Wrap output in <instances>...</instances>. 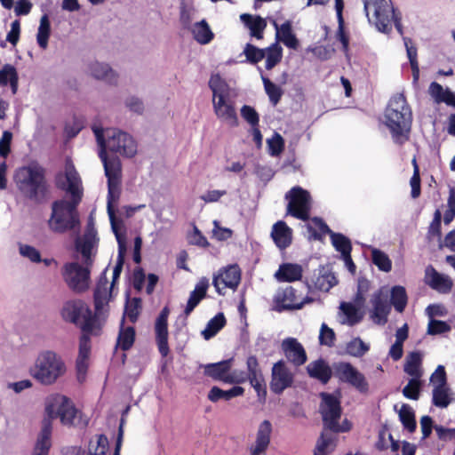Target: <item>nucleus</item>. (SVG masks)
Masks as SVG:
<instances>
[{"label": "nucleus", "instance_id": "obj_1", "mask_svg": "<svg viewBox=\"0 0 455 455\" xmlns=\"http://www.w3.org/2000/svg\"><path fill=\"white\" fill-rule=\"evenodd\" d=\"M54 184L58 189L69 195V199L60 198L52 203L47 223L52 232L64 234L79 227L78 206L84 196L82 179L71 158L65 160L64 171L55 173Z\"/></svg>", "mask_w": 455, "mask_h": 455}, {"label": "nucleus", "instance_id": "obj_2", "mask_svg": "<svg viewBox=\"0 0 455 455\" xmlns=\"http://www.w3.org/2000/svg\"><path fill=\"white\" fill-rule=\"evenodd\" d=\"M14 180L21 196L36 204L46 201L49 186L45 178V169L33 162L16 171Z\"/></svg>", "mask_w": 455, "mask_h": 455}, {"label": "nucleus", "instance_id": "obj_3", "mask_svg": "<svg viewBox=\"0 0 455 455\" xmlns=\"http://www.w3.org/2000/svg\"><path fill=\"white\" fill-rule=\"evenodd\" d=\"M385 124L395 143L402 145L409 139L412 113L403 94L394 95L385 110Z\"/></svg>", "mask_w": 455, "mask_h": 455}, {"label": "nucleus", "instance_id": "obj_4", "mask_svg": "<svg viewBox=\"0 0 455 455\" xmlns=\"http://www.w3.org/2000/svg\"><path fill=\"white\" fill-rule=\"evenodd\" d=\"M363 9L368 21L381 33L388 34L393 23L400 34L403 27L400 17L395 13L392 3L388 0H363Z\"/></svg>", "mask_w": 455, "mask_h": 455}, {"label": "nucleus", "instance_id": "obj_5", "mask_svg": "<svg viewBox=\"0 0 455 455\" xmlns=\"http://www.w3.org/2000/svg\"><path fill=\"white\" fill-rule=\"evenodd\" d=\"M60 315L67 322L78 326L81 331L102 330L104 319H99L95 312L82 299H75L64 302Z\"/></svg>", "mask_w": 455, "mask_h": 455}, {"label": "nucleus", "instance_id": "obj_6", "mask_svg": "<svg viewBox=\"0 0 455 455\" xmlns=\"http://www.w3.org/2000/svg\"><path fill=\"white\" fill-rule=\"evenodd\" d=\"M66 371L61 357L53 351L42 352L31 369L32 376L44 385L54 383Z\"/></svg>", "mask_w": 455, "mask_h": 455}, {"label": "nucleus", "instance_id": "obj_7", "mask_svg": "<svg viewBox=\"0 0 455 455\" xmlns=\"http://www.w3.org/2000/svg\"><path fill=\"white\" fill-rule=\"evenodd\" d=\"M432 389V403L437 408H447L455 402V394L447 382L443 365H438L429 379Z\"/></svg>", "mask_w": 455, "mask_h": 455}, {"label": "nucleus", "instance_id": "obj_8", "mask_svg": "<svg viewBox=\"0 0 455 455\" xmlns=\"http://www.w3.org/2000/svg\"><path fill=\"white\" fill-rule=\"evenodd\" d=\"M91 266H82L77 262H67L63 265L61 275L68 287L77 293L89 288Z\"/></svg>", "mask_w": 455, "mask_h": 455}, {"label": "nucleus", "instance_id": "obj_9", "mask_svg": "<svg viewBox=\"0 0 455 455\" xmlns=\"http://www.w3.org/2000/svg\"><path fill=\"white\" fill-rule=\"evenodd\" d=\"M106 151L119 154L125 157H132L137 153V144L133 138L118 129H107Z\"/></svg>", "mask_w": 455, "mask_h": 455}, {"label": "nucleus", "instance_id": "obj_10", "mask_svg": "<svg viewBox=\"0 0 455 455\" xmlns=\"http://www.w3.org/2000/svg\"><path fill=\"white\" fill-rule=\"evenodd\" d=\"M286 199L289 200L286 207V214L307 220L309 218L311 208V197L309 193L300 187H293L289 194H286Z\"/></svg>", "mask_w": 455, "mask_h": 455}, {"label": "nucleus", "instance_id": "obj_11", "mask_svg": "<svg viewBox=\"0 0 455 455\" xmlns=\"http://www.w3.org/2000/svg\"><path fill=\"white\" fill-rule=\"evenodd\" d=\"M97 143L99 145V157L100 158L108 183L121 181V164L117 157L108 158L106 152V139L103 129L92 127Z\"/></svg>", "mask_w": 455, "mask_h": 455}, {"label": "nucleus", "instance_id": "obj_12", "mask_svg": "<svg viewBox=\"0 0 455 455\" xmlns=\"http://www.w3.org/2000/svg\"><path fill=\"white\" fill-rule=\"evenodd\" d=\"M371 309L369 310L370 319L378 325H384L387 322V316L391 310V304L388 300V292L385 288L376 291L370 299Z\"/></svg>", "mask_w": 455, "mask_h": 455}, {"label": "nucleus", "instance_id": "obj_13", "mask_svg": "<svg viewBox=\"0 0 455 455\" xmlns=\"http://www.w3.org/2000/svg\"><path fill=\"white\" fill-rule=\"evenodd\" d=\"M55 405L58 406L56 413L54 412L53 404H48L46 406V411L49 414L50 419L60 417L63 425L75 426L78 424L76 420L79 411L68 397L64 395L57 396L55 398Z\"/></svg>", "mask_w": 455, "mask_h": 455}, {"label": "nucleus", "instance_id": "obj_14", "mask_svg": "<svg viewBox=\"0 0 455 455\" xmlns=\"http://www.w3.org/2000/svg\"><path fill=\"white\" fill-rule=\"evenodd\" d=\"M233 358H230L218 363H207L204 365V375L214 380H220L229 384L241 383L243 380V377H236L235 372L229 374Z\"/></svg>", "mask_w": 455, "mask_h": 455}, {"label": "nucleus", "instance_id": "obj_15", "mask_svg": "<svg viewBox=\"0 0 455 455\" xmlns=\"http://www.w3.org/2000/svg\"><path fill=\"white\" fill-rule=\"evenodd\" d=\"M322 403L320 412L326 428L333 427V423L340 419L341 407L337 396L331 394L321 393Z\"/></svg>", "mask_w": 455, "mask_h": 455}, {"label": "nucleus", "instance_id": "obj_16", "mask_svg": "<svg viewBox=\"0 0 455 455\" xmlns=\"http://www.w3.org/2000/svg\"><path fill=\"white\" fill-rule=\"evenodd\" d=\"M337 377L343 382H347L360 392L368 390V383L364 376L349 363H339L335 366Z\"/></svg>", "mask_w": 455, "mask_h": 455}, {"label": "nucleus", "instance_id": "obj_17", "mask_svg": "<svg viewBox=\"0 0 455 455\" xmlns=\"http://www.w3.org/2000/svg\"><path fill=\"white\" fill-rule=\"evenodd\" d=\"M170 308L165 306L160 311L155 323L156 341L158 351L163 357L168 355L170 352L168 344V316Z\"/></svg>", "mask_w": 455, "mask_h": 455}, {"label": "nucleus", "instance_id": "obj_18", "mask_svg": "<svg viewBox=\"0 0 455 455\" xmlns=\"http://www.w3.org/2000/svg\"><path fill=\"white\" fill-rule=\"evenodd\" d=\"M241 281V270L237 265H230L223 272L213 276L212 284L220 295L224 288L236 289Z\"/></svg>", "mask_w": 455, "mask_h": 455}, {"label": "nucleus", "instance_id": "obj_19", "mask_svg": "<svg viewBox=\"0 0 455 455\" xmlns=\"http://www.w3.org/2000/svg\"><path fill=\"white\" fill-rule=\"evenodd\" d=\"M272 424L269 420H263L258 427L256 439L249 447V455H267V450L270 444Z\"/></svg>", "mask_w": 455, "mask_h": 455}, {"label": "nucleus", "instance_id": "obj_20", "mask_svg": "<svg viewBox=\"0 0 455 455\" xmlns=\"http://www.w3.org/2000/svg\"><path fill=\"white\" fill-rule=\"evenodd\" d=\"M425 282L432 289L442 293H448L453 284L448 275L438 273L432 266L426 268Z\"/></svg>", "mask_w": 455, "mask_h": 455}, {"label": "nucleus", "instance_id": "obj_21", "mask_svg": "<svg viewBox=\"0 0 455 455\" xmlns=\"http://www.w3.org/2000/svg\"><path fill=\"white\" fill-rule=\"evenodd\" d=\"M309 286L306 283L301 285V290L293 286L286 287V310H298L303 307L305 304L313 301L311 298L304 293L307 292Z\"/></svg>", "mask_w": 455, "mask_h": 455}, {"label": "nucleus", "instance_id": "obj_22", "mask_svg": "<svg viewBox=\"0 0 455 455\" xmlns=\"http://www.w3.org/2000/svg\"><path fill=\"white\" fill-rule=\"evenodd\" d=\"M212 106L219 119L228 123L232 127L238 125L237 114L234 103L229 99H226L222 102L213 100Z\"/></svg>", "mask_w": 455, "mask_h": 455}, {"label": "nucleus", "instance_id": "obj_23", "mask_svg": "<svg viewBox=\"0 0 455 455\" xmlns=\"http://www.w3.org/2000/svg\"><path fill=\"white\" fill-rule=\"evenodd\" d=\"M361 308L351 302H341L339 305V321L341 324L353 326L363 319Z\"/></svg>", "mask_w": 455, "mask_h": 455}, {"label": "nucleus", "instance_id": "obj_24", "mask_svg": "<svg viewBox=\"0 0 455 455\" xmlns=\"http://www.w3.org/2000/svg\"><path fill=\"white\" fill-rule=\"evenodd\" d=\"M286 359L296 366L307 362V354L303 346L294 338H286Z\"/></svg>", "mask_w": 455, "mask_h": 455}, {"label": "nucleus", "instance_id": "obj_25", "mask_svg": "<svg viewBox=\"0 0 455 455\" xmlns=\"http://www.w3.org/2000/svg\"><path fill=\"white\" fill-rule=\"evenodd\" d=\"M311 283L316 290L328 291L337 283V280L334 275L327 268L319 267L315 271Z\"/></svg>", "mask_w": 455, "mask_h": 455}, {"label": "nucleus", "instance_id": "obj_26", "mask_svg": "<svg viewBox=\"0 0 455 455\" xmlns=\"http://www.w3.org/2000/svg\"><path fill=\"white\" fill-rule=\"evenodd\" d=\"M52 427L51 419H44V420L42 421V428L35 445V452L48 455L50 448L52 446Z\"/></svg>", "mask_w": 455, "mask_h": 455}, {"label": "nucleus", "instance_id": "obj_27", "mask_svg": "<svg viewBox=\"0 0 455 455\" xmlns=\"http://www.w3.org/2000/svg\"><path fill=\"white\" fill-rule=\"evenodd\" d=\"M208 85L212 92V101H220L229 99L230 87L220 74L211 76Z\"/></svg>", "mask_w": 455, "mask_h": 455}, {"label": "nucleus", "instance_id": "obj_28", "mask_svg": "<svg viewBox=\"0 0 455 455\" xmlns=\"http://www.w3.org/2000/svg\"><path fill=\"white\" fill-rule=\"evenodd\" d=\"M99 238L91 237V235H84L82 237H77L75 240V247L77 251L82 254L84 265L92 266V251L97 245Z\"/></svg>", "mask_w": 455, "mask_h": 455}, {"label": "nucleus", "instance_id": "obj_29", "mask_svg": "<svg viewBox=\"0 0 455 455\" xmlns=\"http://www.w3.org/2000/svg\"><path fill=\"white\" fill-rule=\"evenodd\" d=\"M241 21L250 30V35L257 39L263 38V31L267 27L266 20L260 16H253L249 13H243L240 16Z\"/></svg>", "mask_w": 455, "mask_h": 455}, {"label": "nucleus", "instance_id": "obj_30", "mask_svg": "<svg viewBox=\"0 0 455 455\" xmlns=\"http://www.w3.org/2000/svg\"><path fill=\"white\" fill-rule=\"evenodd\" d=\"M89 70L91 75L98 80H103L110 84L117 82L116 74L108 64L94 61L91 63Z\"/></svg>", "mask_w": 455, "mask_h": 455}, {"label": "nucleus", "instance_id": "obj_31", "mask_svg": "<svg viewBox=\"0 0 455 455\" xmlns=\"http://www.w3.org/2000/svg\"><path fill=\"white\" fill-rule=\"evenodd\" d=\"M112 289L113 288L110 287L108 291V287H96L93 292L94 312L99 319H104V323L108 316V311L104 309V307L108 305V297L111 296Z\"/></svg>", "mask_w": 455, "mask_h": 455}, {"label": "nucleus", "instance_id": "obj_32", "mask_svg": "<svg viewBox=\"0 0 455 455\" xmlns=\"http://www.w3.org/2000/svg\"><path fill=\"white\" fill-rule=\"evenodd\" d=\"M244 393V389L240 386H234L228 390H223L217 386H213L209 393L208 399L212 403H217L220 399L225 401H229L234 397L243 395Z\"/></svg>", "mask_w": 455, "mask_h": 455}, {"label": "nucleus", "instance_id": "obj_33", "mask_svg": "<svg viewBox=\"0 0 455 455\" xmlns=\"http://www.w3.org/2000/svg\"><path fill=\"white\" fill-rule=\"evenodd\" d=\"M121 195V181L108 183L107 212L110 223L120 220L116 218L114 204H116Z\"/></svg>", "mask_w": 455, "mask_h": 455}, {"label": "nucleus", "instance_id": "obj_34", "mask_svg": "<svg viewBox=\"0 0 455 455\" xmlns=\"http://www.w3.org/2000/svg\"><path fill=\"white\" fill-rule=\"evenodd\" d=\"M307 371L311 378L319 379L325 384L331 377V370L323 360H317L307 366Z\"/></svg>", "mask_w": 455, "mask_h": 455}, {"label": "nucleus", "instance_id": "obj_35", "mask_svg": "<svg viewBox=\"0 0 455 455\" xmlns=\"http://www.w3.org/2000/svg\"><path fill=\"white\" fill-rule=\"evenodd\" d=\"M421 362L422 355L419 352H411L410 353L405 360L404 363V371L411 376V379H417L420 380L422 377V370H421Z\"/></svg>", "mask_w": 455, "mask_h": 455}, {"label": "nucleus", "instance_id": "obj_36", "mask_svg": "<svg viewBox=\"0 0 455 455\" xmlns=\"http://www.w3.org/2000/svg\"><path fill=\"white\" fill-rule=\"evenodd\" d=\"M194 39L201 44H207L213 39V33L205 20L196 22L190 29Z\"/></svg>", "mask_w": 455, "mask_h": 455}, {"label": "nucleus", "instance_id": "obj_37", "mask_svg": "<svg viewBox=\"0 0 455 455\" xmlns=\"http://www.w3.org/2000/svg\"><path fill=\"white\" fill-rule=\"evenodd\" d=\"M270 389L275 394H281L284 390V360L275 363L272 369V380Z\"/></svg>", "mask_w": 455, "mask_h": 455}, {"label": "nucleus", "instance_id": "obj_38", "mask_svg": "<svg viewBox=\"0 0 455 455\" xmlns=\"http://www.w3.org/2000/svg\"><path fill=\"white\" fill-rule=\"evenodd\" d=\"M226 324V317L223 313L220 312L214 315L202 331L204 339L209 340L213 338Z\"/></svg>", "mask_w": 455, "mask_h": 455}, {"label": "nucleus", "instance_id": "obj_39", "mask_svg": "<svg viewBox=\"0 0 455 455\" xmlns=\"http://www.w3.org/2000/svg\"><path fill=\"white\" fill-rule=\"evenodd\" d=\"M335 447V436L323 431L318 439L314 455H328Z\"/></svg>", "mask_w": 455, "mask_h": 455}, {"label": "nucleus", "instance_id": "obj_40", "mask_svg": "<svg viewBox=\"0 0 455 455\" xmlns=\"http://www.w3.org/2000/svg\"><path fill=\"white\" fill-rule=\"evenodd\" d=\"M124 319L117 338V346L123 350H129L135 341V329L132 326L124 328Z\"/></svg>", "mask_w": 455, "mask_h": 455}, {"label": "nucleus", "instance_id": "obj_41", "mask_svg": "<svg viewBox=\"0 0 455 455\" xmlns=\"http://www.w3.org/2000/svg\"><path fill=\"white\" fill-rule=\"evenodd\" d=\"M111 229L116 236L117 244H118V254H117V260L124 261L125 253L127 251V244H126V235L125 233H122L120 231L121 227L123 226V221L119 220L117 222L112 221L110 223Z\"/></svg>", "mask_w": 455, "mask_h": 455}, {"label": "nucleus", "instance_id": "obj_42", "mask_svg": "<svg viewBox=\"0 0 455 455\" xmlns=\"http://www.w3.org/2000/svg\"><path fill=\"white\" fill-rule=\"evenodd\" d=\"M51 34V23L47 14H44L40 20V25L36 36L38 45L42 49H46L48 45V40Z\"/></svg>", "mask_w": 455, "mask_h": 455}, {"label": "nucleus", "instance_id": "obj_43", "mask_svg": "<svg viewBox=\"0 0 455 455\" xmlns=\"http://www.w3.org/2000/svg\"><path fill=\"white\" fill-rule=\"evenodd\" d=\"M390 295V304L394 306L395 309L397 312L402 313L404 310L407 304V294L405 289L403 286L399 285L394 286L391 290Z\"/></svg>", "mask_w": 455, "mask_h": 455}, {"label": "nucleus", "instance_id": "obj_44", "mask_svg": "<svg viewBox=\"0 0 455 455\" xmlns=\"http://www.w3.org/2000/svg\"><path fill=\"white\" fill-rule=\"evenodd\" d=\"M399 419L404 428L407 429L410 433L415 431L417 425L414 411L410 405L406 403L402 405L399 411Z\"/></svg>", "mask_w": 455, "mask_h": 455}, {"label": "nucleus", "instance_id": "obj_45", "mask_svg": "<svg viewBox=\"0 0 455 455\" xmlns=\"http://www.w3.org/2000/svg\"><path fill=\"white\" fill-rule=\"evenodd\" d=\"M101 330L94 329L92 331H82L79 339V352L78 357L82 359H88L91 352V335L99 336Z\"/></svg>", "mask_w": 455, "mask_h": 455}, {"label": "nucleus", "instance_id": "obj_46", "mask_svg": "<svg viewBox=\"0 0 455 455\" xmlns=\"http://www.w3.org/2000/svg\"><path fill=\"white\" fill-rule=\"evenodd\" d=\"M370 349V345L363 342L360 338H354L346 345V352L354 357H362Z\"/></svg>", "mask_w": 455, "mask_h": 455}, {"label": "nucleus", "instance_id": "obj_47", "mask_svg": "<svg viewBox=\"0 0 455 455\" xmlns=\"http://www.w3.org/2000/svg\"><path fill=\"white\" fill-rule=\"evenodd\" d=\"M108 446V437L101 434L96 435V440H90L88 455H105Z\"/></svg>", "mask_w": 455, "mask_h": 455}, {"label": "nucleus", "instance_id": "obj_48", "mask_svg": "<svg viewBox=\"0 0 455 455\" xmlns=\"http://www.w3.org/2000/svg\"><path fill=\"white\" fill-rule=\"evenodd\" d=\"M266 68L272 69L282 60V47L277 42L266 48Z\"/></svg>", "mask_w": 455, "mask_h": 455}, {"label": "nucleus", "instance_id": "obj_49", "mask_svg": "<svg viewBox=\"0 0 455 455\" xmlns=\"http://www.w3.org/2000/svg\"><path fill=\"white\" fill-rule=\"evenodd\" d=\"M330 235L335 249L341 253L342 257H348L352 249L349 239L341 234L331 232Z\"/></svg>", "mask_w": 455, "mask_h": 455}, {"label": "nucleus", "instance_id": "obj_50", "mask_svg": "<svg viewBox=\"0 0 455 455\" xmlns=\"http://www.w3.org/2000/svg\"><path fill=\"white\" fill-rule=\"evenodd\" d=\"M372 262L383 272H389L392 269V262L389 257L382 251L371 249Z\"/></svg>", "mask_w": 455, "mask_h": 455}, {"label": "nucleus", "instance_id": "obj_51", "mask_svg": "<svg viewBox=\"0 0 455 455\" xmlns=\"http://www.w3.org/2000/svg\"><path fill=\"white\" fill-rule=\"evenodd\" d=\"M271 237L280 249L282 257L284 258V220H280L274 224Z\"/></svg>", "mask_w": 455, "mask_h": 455}, {"label": "nucleus", "instance_id": "obj_52", "mask_svg": "<svg viewBox=\"0 0 455 455\" xmlns=\"http://www.w3.org/2000/svg\"><path fill=\"white\" fill-rule=\"evenodd\" d=\"M243 54L246 57L247 62L251 64H257L265 58L267 54V50L266 48L259 49L257 46L250 43H247L243 49Z\"/></svg>", "mask_w": 455, "mask_h": 455}, {"label": "nucleus", "instance_id": "obj_53", "mask_svg": "<svg viewBox=\"0 0 455 455\" xmlns=\"http://www.w3.org/2000/svg\"><path fill=\"white\" fill-rule=\"evenodd\" d=\"M262 81L266 93L267 94L271 104L273 106H276L281 100L282 90L267 77L262 76Z\"/></svg>", "mask_w": 455, "mask_h": 455}, {"label": "nucleus", "instance_id": "obj_54", "mask_svg": "<svg viewBox=\"0 0 455 455\" xmlns=\"http://www.w3.org/2000/svg\"><path fill=\"white\" fill-rule=\"evenodd\" d=\"M267 144L268 154L272 156H277L283 150L284 140L283 137L275 132L272 138L267 140Z\"/></svg>", "mask_w": 455, "mask_h": 455}, {"label": "nucleus", "instance_id": "obj_55", "mask_svg": "<svg viewBox=\"0 0 455 455\" xmlns=\"http://www.w3.org/2000/svg\"><path fill=\"white\" fill-rule=\"evenodd\" d=\"M249 380L257 393L259 402L264 403L267 397V388L261 374H259V376L250 377Z\"/></svg>", "mask_w": 455, "mask_h": 455}, {"label": "nucleus", "instance_id": "obj_56", "mask_svg": "<svg viewBox=\"0 0 455 455\" xmlns=\"http://www.w3.org/2000/svg\"><path fill=\"white\" fill-rule=\"evenodd\" d=\"M19 252L22 257L28 259L33 263L42 262L40 251L32 245L20 243Z\"/></svg>", "mask_w": 455, "mask_h": 455}, {"label": "nucleus", "instance_id": "obj_57", "mask_svg": "<svg viewBox=\"0 0 455 455\" xmlns=\"http://www.w3.org/2000/svg\"><path fill=\"white\" fill-rule=\"evenodd\" d=\"M420 380L411 379L408 384L403 388V395L411 400H418L420 392Z\"/></svg>", "mask_w": 455, "mask_h": 455}, {"label": "nucleus", "instance_id": "obj_58", "mask_svg": "<svg viewBox=\"0 0 455 455\" xmlns=\"http://www.w3.org/2000/svg\"><path fill=\"white\" fill-rule=\"evenodd\" d=\"M141 307V299L140 298H133L130 302L127 299L124 314L128 316L132 323H135L139 317V309Z\"/></svg>", "mask_w": 455, "mask_h": 455}, {"label": "nucleus", "instance_id": "obj_59", "mask_svg": "<svg viewBox=\"0 0 455 455\" xmlns=\"http://www.w3.org/2000/svg\"><path fill=\"white\" fill-rule=\"evenodd\" d=\"M240 111L242 117L251 125V127L259 126V115L253 107L243 105Z\"/></svg>", "mask_w": 455, "mask_h": 455}, {"label": "nucleus", "instance_id": "obj_60", "mask_svg": "<svg viewBox=\"0 0 455 455\" xmlns=\"http://www.w3.org/2000/svg\"><path fill=\"white\" fill-rule=\"evenodd\" d=\"M193 8L188 7L185 4H181L180 7V21L182 28L190 30L193 28Z\"/></svg>", "mask_w": 455, "mask_h": 455}, {"label": "nucleus", "instance_id": "obj_61", "mask_svg": "<svg viewBox=\"0 0 455 455\" xmlns=\"http://www.w3.org/2000/svg\"><path fill=\"white\" fill-rule=\"evenodd\" d=\"M335 340V332L326 323L321 325L319 341L321 345L332 347Z\"/></svg>", "mask_w": 455, "mask_h": 455}, {"label": "nucleus", "instance_id": "obj_62", "mask_svg": "<svg viewBox=\"0 0 455 455\" xmlns=\"http://www.w3.org/2000/svg\"><path fill=\"white\" fill-rule=\"evenodd\" d=\"M451 331V326L443 321L430 319L427 326V334L437 335Z\"/></svg>", "mask_w": 455, "mask_h": 455}, {"label": "nucleus", "instance_id": "obj_63", "mask_svg": "<svg viewBox=\"0 0 455 455\" xmlns=\"http://www.w3.org/2000/svg\"><path fill=\"white\" fill-rule=\"evenodd\" d=\"M302 274L303 268L300 265L286 263V282L299 281Z\"/></svg>", "mask_w": 455, "mask_h": 455}, {"label": "nucleus", "instance_id": "obj_64", "mask_svg": "<svg viewBox=\"0 0 455 455\" xmlns=\"http://www.w3.org/2000/svg\"><path fill=\"white\" fill-rule=\"evenodd\" d=\"M12 140V133L10 131H4L2 138L0 139V156L7 157L11 152V143Z\"/></svg>", "mask_w": 455, "mask_h": 455}]
</instances>
